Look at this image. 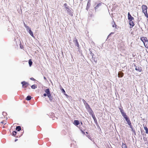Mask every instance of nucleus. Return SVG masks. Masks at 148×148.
<instances>
[{
    "instance_id": "obj_1",
    "label": "nucleus",
    "mask_w": 148,
    "mask_h": 148,
    "mask_svg": "<svg viewBox=\"0 0 148 148\" xmlns=\"http://www.w3.org/2000/svg\"><path fill=\"white\" fill-rule=\"evenodd\" d=\"M142 12L144 13L145 15L147 18H148V14L147 13V6L145 5H143L142 6Z\"/></svg>"
},
{
    "instance_id": "obj_2",
    "label": "nucleus",
    "mask_w": 148,
    "mask_h": 148,
    "mask_svg": "<svg viewBox=\"0 0 148 148\" xmlns=\"http://www.w3.org/2000/svg\"><path fill=\"white\" fill-rule=\"evenodd\" d=\"M125 119L126 121L127 122L128 124L129 125L130 127L132 129V131H133V127L131 125V122L128 117L127 116Z\"/></svg>"
},
{
    "instance_id": "obj_3",
    "label": "nucleus",
    "mask_w": 148,
    "mask_h": 148,
    "mask_svg": "<svg viewBox=\"0 0 148 148\" xmlns=\"http://www.w3.org/2000/svg\"><path fill=\"white\" fill-rule=\"evenodd\" d=\"M22 85V87L23 88H26L28 86H29V84L27 82L25 81H23L21 82Z\"/></svg>"
},
{
    "instance_id": "obj_4",
    "label": "nucleus",
    "mask_w": 148,
    "mask_h": 148,
    "mask_svg": "<svg viewBox=\"0 0 148 148\" xmlns=\"http://www.w3.org/2000/svg\"><path fill=\"white\" fill-rule=\"evenodd\" d=\"M128 18L129 20V21H134V18L130 14V12H128Z\"/></svg>"
},
{
    "instance_id": "obj_5",
    "label": "nucleus",
    "mask_w": 148,
    "mask_h": 148,
    "mask_svg": "<svg viewBox=\"0 0 148 148\" xmlns=\"http://www.w3.org/2000/svg\"><path fill=\"white\" fill-rule=\"evenodd\" d=\"M88 108H87V110L89 114L91 115L94 113L93 111L92 110L91 108H90L89 105H88Z\"/></svg>"
},
{
    "instance_id": "obj_6",
    "label": "nucleus",
    "mask_w": 148,
    "mask_h": 148,
    "mask_svg": "<svg viewBox=\"0 0 148 148\" xmlns=\"http://www.w3.org/2000/svg\"><path fill=\"white\" fill-rule=\"evenodd\" d=\"M73 42H75V46H77V47L78 48H79V44L78 42V41L77 39L76 38H75V39L73 40Z\"/></svg>"
},
{
    "instance_id": "obj_7",
    "label": "nucleus",
    "mask_w": 148,
    "mask_h": 148,
    "mask_svg": "<svg viewBox=\"0 0 148 148\" xmlns=\"http://www.w3.org/2000/svg\"><path fill=\"white\" fill-rule=\"evenodd\" d=\"M124 75V73L121 71H119L118 72V76L119 77H122Z\"/></svg>"
},
{
    "instance_id": "obj_8",
    "label": "nucleus",
    "mask_w": 148,
    "mask_h": 148,
    "mask_svg": "<svg viewBox=\"0 0 148 148\" xmlns=\"http://www.w3.org/2000/svg\"><path fill=\"white\" fill-rule=\"evenodd\" d=\"M129 23L130 25V28H132L133 27L134 25V23L133 21H129Z\"/></svg>"
},
{
    "instance_id": "obj_9",
    "label": "nucleus",
    "mask_w": 148,
    "mask_h": 148,
    "mask_svg": "<svg viewBox=\"0 0 148 148\" xmlns=\"http://www.w3.org/2000/svg\"><path fill=\"white\" fill-rule=\"evenodd\" d=\"M140 39L143 42V43L146 41H147V38L146 37H141Z\"/></svg>"
},
{
    "instance_id": "obj_10",
    "label": "nucleus",
    "mask_w": 148,
    "mask_h": 148,
    "mask_svg": "<svg viewBox=\"0 0 148 148\" xmlns=\"http://www.w3.org/2000/svg\"><path fill=\"white\" fill-rule=\"evenodd\" d=\"M135 70L139 72H141L142 71V68L140 66H136L135 68Z\"/></svg>"
},
{
    "instance_id": "obj_11",
    "label": "nucleus",
    "mask_w": 148,
    "mask_h": 148,
    "mask_svg": "<svg viewBox=\"0 0 148 148\" xmlns=\"http://www.w3.org/2000/svg\"><path fill=\"white\" fill-rule=\"evenodd\" d=\"M80 123L79 121L78 120H75L74 121L73 124L75 125H77Z\"/></svg>"
},
{
    "instance_id": "obj_12",
    "label": "nucleus",
    "mask_w": 148,
    "mask_h": 148,
    "mask_svg": "<svg viewBox=\"0 0 148 148\" xmlns=\"http://www.w3.org/2000/svg\"><path fill=\"white\" fill-rule=\"evenodd\" d=\"M68 14L70 16H72L73 15L72 12L71 10L69 8L66 10Z\"/></svg>"
},
{
    "instance_id": "obj_13",
    "label": "nucleus",
    "mask_w": 148,
    "mask_h": 148,
    "mask_svg": "<svg viewBox=\"0 0 148 148\" xmlns=\"http://www.w3.org/2000/svg\"><path fill=\"white\" fill-rule=\"evenodd\" d=\"M17 132L15 131H14L12 132V135L15 137H18V136L17 135Z\"/></svg>"
},
{
    "instance_id": "obj_14",
    "label": "nucleus",
    "mask_w": 148,
    "mask_h": 148,
    "mask_svg": "<svg viewBox=\"0 0 148 148\" xmlns=\"http://www.w3.org/2000/svg\"><path fill=\"white\" fill-rule=\"evenodd\" d=\"M48 97L49 98L50 101H52L53 100V97L51 96V93L47 95Z\"/></svg>"
},
{
    "instance_id": "obj_15",
    "label": "nucleus",
    "mask_w": 148,
    "mask_h": 148,
    "mask_svg": "<svg viewBox=\"0 0 148 148\" xmlns=\"http://www.w3.org/2000/svg\"><path fill=\"white\" fill-rule=\"evenodd\" d=\"M145 46L146 48H148V40L144 43Z\"/></svg>"
},
{
    "instance_id": "obj_16",
    "label": "nucleus",
    "mask_w": 148,
    "mask_h": 148,
    "mask_svg": "<svg viewBox=\"0 0 148 148\" xmlns=\"http://www.w3.org/2000/svg\"><path fill=\"white\" fill-rule=\"evenodd\" d=\"M45 92L47 95L50 93V90L49 88H47L45 89Z\"/></svg>"
},
{
    "instance_id": "obj_17",
    "label": "nucleus",
    "mask_w": 148,
    "mask_h": 148,
    "mask_svg": "<svg viewBox=\"0 0 148 148\" xmlns=\"http://www.w3.org/2000/svg\"><path fill=\"white\" fill-rule=\"evenodd\" d=\"M33 37H34V34L33 32L31 31V29H29L28 32Z\"/></svg>"
},
{
    "instance_id": "obj_18",
    "label": "nucleus",
    "mask_w": 148,
    "mask_h": 148,
    "mask_svg": "<svg viewBox=\"0 0 148 148\" xmlns=\"http://www.w3.org/2000/svg\"><path fill=\"white\" fill-rule=\"evenodd\" d=\"M16 130L19 131L21 130V127L20 126H17L16 127Z\"/></svg>"
},
{
    "instance_id": "obj_19",
    "label": "nucleus",
    "mask_w": 148,
    "mask_h": 148,
    "mask_svg": "<svg viewBox=\"0 0 148 148\" xmlns=\"http://www.w3.org/2000/svg\"><path fill=\"white\" fill-rule=\"evenodd\" d=\"M90 2H88L87 4V5L86 7V9L87 10L89 8L90 5Z\"/></svg>"
},
{
    "instance_id": "obj_20",
    "label": "nucleus",
    "mask_w": 148,
    "mask_h": 148,
    "mask_svg": "<svg viewBox=\"0 0 148 148\" xmlns=\"http://www.w3.org/2000/svg\"><path fill=\"white\" fill-rule=\"evenodd\" d=\"M121 114H122V115L124 118L127 117V116L126 115V114L125 113H124V112L122 113Z\"/></svg>"
},
{
    "instance_id": "obj_21",
    "label": "nucleus",
    "mask_w": 148,
    "mask_h": 148,
    "mask_svg": "<svg viewBox=\"0 0 148 148\" xmlns=\"http://www.w3.org/2000/svg\"><path fill=\"white\" fill-rule=\"evenodd\" d=\"M121 114H122V115L124 118L127 117V116L126 115V114L125 113H124V112L122 113Z\"/></svg>"
},
{
    "instance_id": "obj_22",
    "label": "nucleus",
    "mask_w": 148,
    "mask_h": 148,
    "mask_svg": "<svg viewBox=\"0 0 148 148\" xmlns=\"http://www.w3.org/2000/svg\"><path fill=\"white\" fill-rule=\"evenodd\" d=\"M101 5V3H99L96 6L95 8V9L96 10V9H97L99 6H100Z\"/></svg>"
},
{
    "instance_id": "obj_23",
    "label": "nucleus",
    "mask_w": 148,
    "mask_h": 148,
    "mask_svg": "<svg viewBox=\"0 0 148 148\" xmlns=\"http://www.w3.org/2000/svg\"><path fill=\"white\" fill-rule=\"evenodd\" d=\"M122 148H127L126 145L125 144L122 143Z\"/></svg>"
},
{
    "instance_id": "obj_24",
    "label": "nucleus",
    "mask_w": 148,
    "mask_h": 148,
    "mask_svg": "<svg viewBox=\"0 0 148 148\" xmlns=\"http://www.w3.org/2000/svg\"><path fill=\"white\" fill-rule=\"evenodd\" d=\"M144 130H145L146 133L147 134H148V129L147 127H144Z\"/></svg>"
},
{
    "instance_id": "obj_25",
    "label": "nucleus",
    "mask_w": 148,
    "mask_h": 148,
    "mask_svg": "<svg viewBox=\"0 0 148 148\" xmlns=\"http://www.w3.org/2000/svg\"><path fill=\"white\" fill-rule=\"evenodd\" d=\"M31 99V97L30 96H28L26 98V100H29Z\"/></svg>"
},
{
    "instance_id": "obj_26",
    "label": "nucleus",
    "mask_w": 148,
    "mask_h": 148,
    "mask_svg": "<svg viewBox=\"0 0 148 148\" xmlns=\"http://www.w3.org/2000/svg\"><path fill=\"white\" fill-rule=\"evenodd\" d=\"M29 64L30 66H31L32 64V62L31 60H29Z\"/></svg>"
},
{
    "instance_id": "obj_27",
    "label": "nucleus",
    "mask_w": 148,
    "mask_h": 148,
    "mask_svg": "<svg viewBox=\"0 0 148 148\" xmlns=\"http://www.w3.org/2000/svg\"><path fill=\"white\" fill-rule=\"evenodd\" d=\"M91 115L92 117L93 118V119H94V120L95 121V120H96V118L95 116L94 113H93V114H91Z\"/></svg>"
},
{
    "instance_id": "obj_28",
    "label": "nucleus",
    "mask_w": 148,
    "mask_h": 148,
    "mask_svg": "<svg viewBox=\"0 0 148 148\" xmlns=\"http://www.w3.org/2000/svg\"><path fill=\"white\" fill-rule=\"evenodd\" d=\"M31 87L32 89H35L37 87L35 85H32V86H31Z\"/></svg>"
},
{
    "instance_id": "obj_29",
    "label": "nucleus",
    "mask_w": 148,
    "mask_h": 148,
    "mask_svg": "<svg viewBox=\"0 0 148 148\" xmlns=\"http://www.w3.org/2000/svg\"><path fill=\"white\" fill-rule=\"evenodd\" d=\"M112 24H113L112 26L113 27H116V25L115 24L114 22V21L112 23Z\"/></svg>"
},
{
    "instance_id": "obj_30",
    "label": "nucleus",
    "mask_w": 148,
    "mask_h": 148,
    "mask_svg": "<svg viewBox=\"0 0 148 148\" xmlns=\"http://www.w3.org/2000/svg\"><path fill=\"white\" fill-rule=\"evenodd\" d=\"M7 121L6 120L3 121L1 122V123L2 124H5L6 123Z\"/></svg>"
},
{
    "instance_id": "obj_31",
    "label": "nucleus",
    "mask_w": 148,
    "mask_h": 148,
    "mask_svg": "<svg viewBox=\"0 0 148 148\" xmlns=\"http://www.w3.org/2000/svg\"><path fill=\"white\" fill-rule=\"evenodd\" d=\"M119 109L120 110V112H121V113H122L124 112L123 110L122 109V108H119Z\"/></svg>"
},
{
    "instance_id": "obj_32",
    "label": "nucleus",
    "mask_w": 148,
    "mask_h": 148,
    "mask_svg": "<svg viewBox=\"0 0 148 148\" xmlns=\"http://www.w3.org/2000/svg\"><path fill=\"white\" fill-rule=\"evenodd\" d=\"M26 28L27 29V30H29V29H31L28 26H25Z\"/></svg>"
},
{
    "instance_id": "obj_33",
    "label": "nucleus",
    "mask_w": 148,
    "mask_h": 148,
    "mask_svg": "<svg viewBox=\"0 0 148 148\" xmlns=\"http://www.w3.org/2000/svg\"><path fill=\"white\" fill-rule=\"evenodd\" d=\"M30 79L31 80H33V81H35L36 80V79H34V78L33 77H31L30 78Z\"/></svg>"
},
{
    "instance_id": "obj_34",
    "label": "nucleus",
    "mask_w": 148,
    "mask_h": 148,
    "mask_svg": "<svg viewBox=\"0 0 148 148\" xmlns=\"http://www.w3.org/2000/svg\"><path fill=\"white\" fill-rule=\"evenodd\" d=\"M62 92H63V93H65V92L64 90L63 89V88H62Z\"/></svg>"
},
{
    "instance_id": "obj_35",
    "label": "nucleus",
    "mask_w": 148,
    "mask_h": 148,
    "mask_svg": "<svg viewBox=\"0 0 148 148\" xmlns=\"http://www.w3.org/2000/svg\"><path fill=\"white\" fill-rule=\"evenodd\" d=\"M122 45L121 44H118V45L119 46V47L120 48H121V47L120 46V45Z\"/></svg>"
},
{
    "instance_id": "obj_36",
    "label": "nucleus",
    "mask_w": 148,
    "mask_h": 148,
    "mask_svg": "<svg viewBox=\"0 0 148 148\" xmlns=\"http://www.w3.org/2000/svg\"><path fill=\"white\" fill-rule=\"evenodd\" d=\"M47 94L46 93H44V94H43V96H44V97H46L47 96Z\"/></svg>"
},
{
    "instance_id": "obj_37",
    "label": "nucleus",
    "mask_w": 148,
    "mask_h": 148,
    "mask_svg": "<svg viewBox=\"0 0 148 148\" xmlns=\"http://www.w3.org/2000/svg\"><path fill=\"white\" fill-rule=\"evenodd\" d=\"M81 131L83 134H85V132L82 130H81Z\"/></svg>"
},
{
    "instance_id": "obj_38",
    "label": "nucleus",
    "mask_w": 148,
    "mask_h": 148,
    "mask_svg": "<svg viewBox=\"0 0 148 148\" xmlns=\"http://www.w3.org/2000/svg\"><path fill=\"white\" fill-rule=\"evenodd\" d=\"M64 6L65 7H67V4L66 3L64 4Z\"/></svg>"
},
{
    "instance_id": "obj_39",
    "label": "nucleus",
    "mask_w": 148,
    "mask_h": 148,
    "mask_svg": "<svg viewBox=\"0 0 148 148\" xmlns=\"http://www.w3.org/2000/svg\"><path fill=\"white\" fill-rule=\"evenodd\" d=\"M65 8L66 9V10H68V9H69V8L67 7H65Z\"/></svg>"
},
{
    "instance_id": "obj_40",
    "label": "nucleus",
    "mask_w": 148,
    "mask_h": 148,
    "mask_svg": "<svg viewBox=\"0 0 148 148\" xmlns=\"http://www.w3.org/2000/svg\"><path fill=\"white\" fill-rule=\"evenodd\" d=\"M91 0H88V2L90 3Z\"/></svg>"
},
{
    "instance_id": "obj_41",
    "label": "nucleus",
    "mask_w": 148,
    "mask_h": 148,
    "mask_svg": "<svg viewBox=\"0 0 148 148\" xmlns=\"http://www.w3.org/2000/svg\"><path fill=\"white\" fill-rule=\"evenodd\" d=\"M94 60V61L95 62H97V60H95V59Z\"/></svg>"
},
{
    "instance_id": "obj_42",
    "label": "nucleus",
    "mask_w": 148,
    "mask_h": 148,
    "mask_svg": "<svg viewBox=\"0 0 148 148\" xmlns=\"http://www.w3.org/2000/svg\"><path fill=\"white\" fill-rule=\"evenodd\" d=\"M44 78L45 80H46V77H44Z\"/></svg>"
},
{
    "instance_id": "obj_43",
    "label": "nucleus",
    "mask_w": 148,
    "mask_h": 148,
    "mask_svg": "<svg viewBox=\"0 0 148 148\" xmlns=\"http://www.w3.org/2000/svg\"><path fill=\"white\" fill-rule=\"evenodd\" d=\"M82 100H83V101L84 102H85V101L84 99H83Z\"/></svg>"
},
{
    "instance_id": "obj_44",
    "label": "nucleus",
    "mask_w": 148,
    "mask_h": 148,
    "mask_svg": "<svg viewBox=\"0 0 148 148\" xmlns=\"http://www.w3.org/2000/svg\"><path fill=\"white\" fill-rule=\"evenodd\" d=\"M81 124H82V122H81Z\"/></svg>"
},
{
    "instance_id": "obj_45",
    "label": "nucleus",
    "mask_w": 148,
    "mask_h": 148,
    "mask_svg": "<svg viewBox=\"0 0 148 148\" xmlns=\"http://www.w3.org/2000/svg\"><path fill=\"white\" fill-rule=\"evenodd\" d=\"M86 133L87 134H88V133L87 132H86Z\"/></svg>"
},
{
    "instance_id": "obj_46",
    "label": "nucleus",
    "mask_w": 148,
    "mask_h": 148,
    "mask_svg": "<svg viewBox=\"0 0 148 148\" xmlns=\"http://www.w3.org/2000/svg\"><path fill=\"white\" fill-rule=\"evenodd\" d=\"M122 45H123V46H124V44L123 43V44H122Z\"/></svg>"
},
{
    "instance_id": "obj_47",
    "label": "nucleus",
    "mask_w": 148,
    "mask_h": 148,
    "mask_svg": "<svg viewBox=\"0 0 148 148\" xmlns=\"http://www.w3.org/2000/svg\"><path fill=\"white\" fill-rule=\"evenodd\" d=\"M83 0H81V1H83Z\"/></svg>"
}]
</instances>
